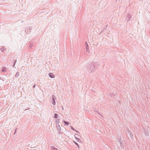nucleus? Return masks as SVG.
Returning <instances> with one entry per match:
<instances>
[{
  "mask_svg": "<svg viewBox=\"0 0 150 150\" xmlns=\"http://www.w3.org/2000/svg\"><path fill=\"white\" fill-rule=\"evenodd\" d=\"M144 134L146 136H148L149 135V134H148V132L146 130H145L144 131Z\"/></svg>",
  "mask_w": 150,
  "mask_h": 150,
  "instance_id": "10",
  "label": "nucleus"
},
{
  "mask_svg": "<svg viewBox=\"0 0 150 150\" xmlns=\"http://www.w3.org/2000/svg\"><path fill=\"white\" fill-rule=\"evenodd\" d=\"M15 64H14V63H13V67H14V66H15Z\"/></svg>",
  "mask_w": 150,
  "mask_h": 150,
  "instance_id": "30",
  "label": "nucleus"
},
{
  "mask_svg": "<svg viewBox=\"0 0 150 150\" xmlns=\"http://www.w3.org/2000/svg\"><path fill=\"white\" fill-rule=\"evenodd\" d=\"M71 129L72 130H74V131H75V129H74V128L73 127H72V126H71Z\"/></svg>",
  "mask_w": 150,
  "mask_h": 150,
  "instance_id": "22",
  "label": "nucleus"
},
{
  "mask_svg": "<svg viewBox=\"0 0 150 150\" xmlns=\"http://www.w3.org/2000/svg\"><path fill=\"white\" fill-rule=\"evenodd\" d=\"M16 61H17L16 60H14L13 61V63H14V64H16Z\"/></svg>",
  "mask_w": 150,
  "mask_h": 150,
  "instance_id": "25",
  "label": "nucleus"
},
{
  "mask_svg": "<svg viewBox=\"0 0 150 150\" xmlns=\"http://www.w3.org/2000/svg\"><path fill=\"white\" fill-rule=\"evenodd\" d=\"M58 115L57 113H55L54 114V118H58Z\"/></svg>",
  "mask_w": 150,
  "mask_h": 150,
  "instance_id": "15",
  "label": "nucleus"
},
{
  "mask_svg": "<svg viewBox=\"0 0 150 150\" xmlns=\"http://www.w3.org/2000/svg\"><path fill=\"white\" fill-rule=\"evenodd\" d=\"M1 71L2 72H5L6 71V67H2Z\"/></svg>",
  "mask_w": 150,
  "mask_h": 150,
  "instance_id": "8",
  "label": "nucleus"
},
{
  "mask_svg": "<svg viewBox=\"0 0 150 150\" xmlns=\"http://www.w3.org/2000/svg\"><path fill=\"white\" fill-rule=\"evenodd\" d=\"M99 66L96 62L93 63V64H88L86 67V69L88 71L89 73L94 72L95 70L98 69V67Z\"/></svg>",
  "mask_w": 150,
  "mask_h": 150,
  "instance_id": "1",
  "label": "nucleus"
},
{
  "mask_svg": "<svg viewBox=\"0 0 150 150\" xmlns=\"http://www.w3.org/2000/svg\"><path fill=\"white\" fill-rule=\"evenodd\" d=\"M17 128H16V129H15V132H14V134L15 135L16 134V133L17 131Z\"/></svg>",
  "mask_w": 150,
  "mask_h": 150,
  "instance_id": "23",
  "label": "nucleus"
},
{
  "mask_svg": "<svg viewBox=\"0 0 150 150\" xmlns=\"http://www.w3.org/2000/svg\"><path fill=\"white\" fill-rule=\"evenodd\" d=\"M57 128L58 130L59 131H60L61 130L59 124H58L57 125Z\"/></svg>",
  "mask_w": 150,
  "mask_h": 150,
  "instance_id": "11",
  "label": "nucleus"
},
{
  "mask_svg": "<svg viewBox=\"0 0 150 150\" xmlns=\"http://www.w3.org/2000/svg\"><path fill=\"white\" fill-rule=\"evenodd\" d=\"M85 46L87 52H88V53H89V47L87 41H86L85 42Z\"/></svg>",
  "mask_w": 150,
  "mask_h": 150,
  "instance_id": "5",
  "label": "nucleus"
},
{
  "mask_svg": "<svg viewBox=\"0 0 150 150\" xmlns=\"http://www.w3.org/2000/svg\"><path fill=\"white\" fill-rule=\"evenodd\" d=\"M51 148L52 149H54V150H58V149L55 148L54 146H51Z\"/></svg>",
  "mask_w": 150,
  "mask_h": 150,
  "instance_id": "16",
  "label": "nucleus"
},
{
  "mask_svg": "<svg viewBox=\"0 0 150 150\" xmlns=\"http://www.w3.org/2000/svg\"><path fill=\"white\" fill-rule=\"evenodd\" d=\"M19 75V72L18 71H17L15 75L16 77H18Z\"/></svg>",
  "mask_w": 150,
  "mask_h": 150,
  "instance_id": "13",
  "label": "nucleus"
},
{
  "mask_svg": "<svg viewBox=\"0 0 150 150\" xmlns=\"http://www.w3.org/2000/svg\"><path fill=\"white\" fill-rule=\"evenodd\" d=\"M79 136V135L77 134H76L74 135V137L76 139H78Z\"/></svg>",
  "mask_w": 150,
  "mask_h": 150,
  "instance_id": "9",
  "label": "nucleus"
},
{
  "mask_svg": "<svg viewBox=\"0 0 150 150\" xmlns=\"http://www.w3.org/2000/svg\"><path fill=\"white\" fill-rule=\"evenodd\" d=\"M52 100H51V101L52 103V104L54 105L56 104V102L55 99H56V98L55 96L54 95H52Z\"/></svg>",
  "mask_w": 150,
  "mask_h": 150,
  "instance_id": "3",
  "label": "nucleus"
},
{
  "mask_svg": "<svg viewBox=\"0 0 150 150\" xmlns=\"http://www.w3.org/2000/svg\"><path fill=\"white\" fill-rule=\"evenodd\" d=\"M75 131H76V132L79 133V132L78 131L76 130V129H75Z\"/></svg>",
  "mask_w": 150,
  "mask_h": 150,
  "instance_id": "27",
  "label": "nucleus"
},
{
  "mask_svg": "<svg viewBox=\"0 0 150 150\" xmlns=\"http://www.w3.org/2000/svg\"><path fill=\"white\" fill-rule=\"evenodd\" d=\"M33 43H31L28 47V48H31L33 47Z\"/></svg>",
  "mask_w": 150,
  "mask_h": 150,
  "instance_id": "18",
  "label": "nucleus"
},
{
  "mask_svg": "<svg viewBox=\"0 0 150 150\" xmlns=\"http://www.w3.org/2000/svg\"><path fill=\"white\" fill-rule=\"evenodd\" d=\"M76 139L77 141H78V142H81V141L79 138H78V139Z\"/></svg>",
  "mask_w": 150,
  "mask_h": 150,
  "instance_id": "24",
  "label": "nucleus"
},
{
  "mask_svg": "<svg viewBox=\"0 0 150 150\" xmlns=\"http://www.w3.org/2000/svg\"><path fill=\"white\" fill-rule=\"evenodd\" d=\"M120 144L121 146V147L122 148L124 147V145L122 144V142H120Z\"/></svg>",
  "mask_w": 150,
  "mask_h": 150,
  "instance_id": "21",
  "label": "nucleus"
},
{
  "mask_svg": "<svg viewBox=\"0 0 150 150\" xmlns=\"http://www.w3.org/2000/svg\"><path fill=\"white\" fill-rule=\"evenodd\" d=\"M35 86H36L35 84L33 86V88H34L35 87Z\"/></svg>",
  "mask_w": 150,
  "mask_h": 150,
  "instance_id": "29",
  "label": "nucleus"
},
{
  "mask_svg": "<svg viewBox=\"0 0 150 150\" xmlns=\"http://www.w3.org/2000/svg\"><path fill=\"white\" fill-rule=\"evenodd\" d=\"M4 49L5 48L4 47H2L1 48V50L2 52H3L5 50Z\"/></svg>",
  "mask_w": 150,
  "mask_h": 150,
  "instance_id": "17",
  "label": "nucleus"
},
{
  "mask_svg": "<svg viewBox=\"0 0 150 150\" xmlns=\"http://www.w3.org/2000/svg\"><path fill=\"white\" fill-rule=\"evenodd\" d=\"M49 76L50 78H54V74L51 73H50L49 74Z\"/></svg>",
  "mask_w": 150,
  "mask_h": 150,
  "instance_id": "6",
  "label": "nucleus"
},
{
  "mask_svg": "<svg viewBox=\"0 0 150 150\" xmlns=\"http://www.w3.org/2000/svg\"><path fill=\"white\" fill-rule=\"evenodd\" d=\"M30 109V108L28 107V108L27 109H25V110H25H25H29V109Z\"/></svg>",
  "mask_w": 150,
  "mask_h": 150,
  "instance_id": "26",
  "label": "nucleus"
},
{
  "mask_svg": "<svg viewBox=\"0 0 150 150\" xmlns=\"http://www.w3.org/2000/svg\"><path fill=\"white\" fill-rule=\"evenodd\" d=\"M106 29L105 28H104L103 29V30H102V31L101 32H102L103 31V30H106Z\"/></svg>",
  "mask_w": 150,
  "mask_h": 150,
  "instance_id": "28",
  "label": "nucleus"
},
{
  "mask_svg": "<svg viewBox=\"0 0 150 150\" xmlns=\"http://www.w3.org/2000/svg\"><path fill=\"white\" fill-rule=\"evenodd\" d=\"M33 29V26L27 27L25 30V32L27 34H29L31 32V30Z\"/></svg>",
  "mask_w": 150,
  "mask_h": 150,
  "instance_id": "2",
  "label": "nucleus"
},
{
  "mask_svg": "<svg viewBox=\"0 0 150 150\" xmlns=\"http://www.w3.org/2000/svg\"><path fill=\"white\" fill-rule=\"evenodd\" d=\"M126 132L127 133H129L131 138H132V139L133 138V133L131 132V131H129L128 129H127L126 130Z\"/></svg>",
  "mask_w": 150,
  "mask_h": 150,
  "instance_id": "4",
  "label": "nucleus"
},
{
  "mask_svg": "<svg viewBox=\"0 0 150 150\" xmlns=\"http://www.w3.org/2000/svg\"><path fill=\"white\" fill-rule=\"evenodd\" d=\"M59 119H56V122L57 124V125L59 123Z\"/></svg>",
  "mask_w": 150,
  "mask_h": 150,
  "instance_id": "12",
  "label": "nucleus"
},
{
  "mask_svg": "<svg viewBox=\"0 0 150 150\" xmlns=\"http://www.w3.org/2000/svg\"><path fill=\"white\" fill-rule=\"evenodd\" d=\"M62 109L63 110H64V108H63L62 106Z\"/></svg>",
  "mask_w": 150,
  "mask_h": 150,
  "instance_id": "31",
  "label": "nucleus"
},
{
  "mask_svg": "<svg viewBox=\"0 0 150 150\" xmlns=\"http://www.w3.org/2000/svg\"><path fill=\"white\" fill-rule=\"evenodd\" d=\"M127 18H128V21L130 20L132 18V16L130 13H128L127 14Z\"/></svg>",
  "mask_w": 150,
  "mask_h": 150,
  "instance_id": "7",
  "label": "nucleus"
},
{
  "mask_svg": "<svg viewBox=\"0 0 150 150\" xmlns=\"http://www.w3.org/2000/svg\"><path fill=\"white\" fill-rule=\"evenodd\" d=\"M60 132H59V134H60Z\"/></svg>",
  "mask_w": 150,
  "mask_h": 150,
  "instance_id": "32",
  "label": "nucleus"
},
{
  "mask_svg": "<svg viewBox=\"0 0 150 150\" xmlns=\"http://www.w3.org/2000/svg\"><path fill=\"white\" fill-rule=\"evenodd\" d=\"M63 122L66 125H68L69 123L68 122H67V121H66L65 120H63Z\"/></svg>",
  "mask_w": 150,
  "mask_h": 150,
  "instance_id": "14",
  "label": "nucleus"
},
{
  "mask_svg": "<svg viewBox=\"0 0 150 150\" xmlns=\"http://www.w3.org/2000/svg\"><path fill=\"white\" fill-rule=\"evenodd\" d=\"M74 142L75 144H76V145L78 146V148H80L79 144L76 142Z\"/></svg>",
  "mask_w": 150,
  "mask_h": 150,
  "instance_id": "19",
  "label": "nucleus"
},
{
  "mask_svg": "<svg viewBox=\"0 0 150 150\" xmlns=\"http://www.w3.org/2000/svg\"><path fill=\"white\" fill-rule=\"evenodd\" d=\"M93 111H94V112H98V114H99L100 115H101V116H102V115H101V114L100 113H99V112H98L97 111V110H93Z\"/></svg>",
  "mask_w": 150,
  "mask_h": 150,
  "instance_id": "20",
  "label": "nucleus"
}]
</instances>
